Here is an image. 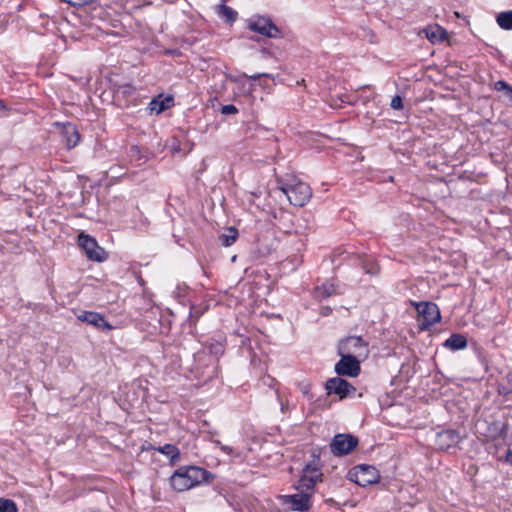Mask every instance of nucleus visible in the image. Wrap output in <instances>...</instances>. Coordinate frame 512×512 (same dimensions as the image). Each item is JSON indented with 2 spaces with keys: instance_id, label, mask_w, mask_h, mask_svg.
Listing matches in <instances>:
<instances>
[{
  "instance_id": "23",
  "label": "nucleus",
  "mask_w": 512,
  "mask_h": 512,
  "mask_svg": "<svg viewBox=\"0 0 512 512\" xmlns=\"http://www.w3.org/2000/svg\"><path fill=\"white\" fill-rule=\"evenodd\" d=\"M219 14L228 22L235 21L237 17L236 11H234L231 7H228L226 5H219Z\"/></svg>"
},
{
  "instance_id": "4",
  "label": "nucleus",
  "mask_w": 512,
  "mask_h": 512,
  "mask_svg": "<svg viewBox=\"0 0 512 512\" xmlns=\"http://www.w3.org/2000/svg\"><path fill=\"white\" fill-rule=\"evenodd\" d=\"M350 480L358 485L365 487L367 485L375 484L379 481L380 475L374 466L358 465L349 472Z\"/></svg>"
},
{
  "instance_id": "3",
  "label": "nucleus",
  "mask_w": 512,
  "mask_h": 512,
  "mask_svg": "<svg viewBox=\"0 0 512 512\" xmlns=\"http://www.w3.org/2000/svg\"><path fill=\"white\" fill-rule=\"evenodd\" d=\"M338 353L356 358H366L369 351L367 343L359 336H350L340 341Z\"/></svg>"
},
{
  "instance_id": "13",
  "label": "nucleus",
  "mask_w": 512,
  "mask_h": 512,
  "mask_svg": "<svg viewBox=\"0 0 512 512\" xmlns=\"http://www.w3.org/2000/svg\"><path fill=\"white\" fill-rule=\"evenodd\" d=\"M281 499L284 504L289 505L293 510L306 511L310 507V494L307 492L284 495Z\"/></svg>"
},
{
  "instance_id": "21",
  "label": "nucleus",
  "mask_w": 512,
  "mask_h": 512,
  "mask_svg": "<svg viewBox=\"0 0 512 512\" xmlns=\"http://www.w3.org/2000/svg\"><path fill=\"white\" fill-rule=\"evenodd\" d=\"M337 293V287L332 282H325L316 288V297L326 299Z\"/></svg>"
},
{
  "instance_id": "17",
  "label": "nucleus",
  "mask_w": 512,
  "mask_h": 512,
  "mask_svg": "<svg viewBox=\"0 0 512 512\" xmlns=\"http://www.w3.org/2000/svg\"><path fill=\"white\" fill-rule=\"evenodd\" d=\"M173 99L171 97L163 98L161 95L154 98L149 103V108L152 112L160 114L172 105Z\"/></svg>"
},
{
  "instance_id": "19",
  "label": "nucleus",
  "mask_w": 512,
  "mask_h": 512,
  "mask_svg": "<svg viewBox=\"0 0 512 512\" xmlns=\"http://www.w3.org/2000/svg\"><path fill=\"white\" fill-rule=\"evenodd\" d=\"M444 346L451 350L464 349L467 346L465 336L461 334H452L444 343Z\"/></svg>"
},
{
  "instance_id": "6",
  "label": "nucleus",
  "mask_w": 512,
  "mask_h": 512,
  "mask_svg": "<svg viewBox=\"0 0 512 512\" xmlns=\"http://www.w3.org/2000/svg\"><path fill=\"white\" fill-rule=\"evenodd\" d=\"M248 28L256 33H259L269 38L280 37V30L271 21V19L267 17L259 16L250 19L248 23Z\"/></svg>"
},
{
  "instance_id": "20",
  "label": "nucleus",
  "mask_w": 512,
  "mask_h": 512,
  "mask_svg": "<svg viewBox=\"0 0 512 512\" xmlns=\"http://www.w3.org/2000/svg\"><path fill=\"white\" fill-rule=\"evenodd\" d=\"M156 451L168 457L172 464L180 460V450L175 445L165 444L164 446L156 448Z\"/></svg>"
},
{
  "instance_id": "25",
  "label": "nucleus",
  "mask_w": 512,
  "mask_h": 512,
  "mask_svg": "<svg viewBox=\"0 0 512 512\" xmlns=\"http://www.w3.org/2000/svg\"><path fill=\"white\" fill-rule=\"evenodd\" d=\"M16 504L10 499L0 498V512H17Z\"/></svg>"
},
{
  "instance_id": "26",
  "label": "nucleus",
  "mask_w": 512,
  "mask_h": 512,
  "mask_svg": "<svg viewBox=\"0 0 512 512\" xmlns=\"http://www.w3.org/2000/svg\"><path fill=\"white\" fill-rule=\"evenodd\" d=\"M390 106L395 110L402 109L403 105L401 97L399 95L394 96L391 100Z\"/></svg>"
},
{
  "instance_id": "2",
  "label": "nucleus",
  "mask_w": 512,
  "mask_h": 512,
  "mask_svg": "<svg viewBox=\"0 0 512 512\" xmlns=\"http://www.w3.org/2000/svg\"><path fill=\"white\" fill-rule=\"evenodd\" d=\"M281 190L292 205L299 207L304 206L312 195L310 186L299 180L285 184L281 187Z\"/></svg>"
},
{
  "instance_id": "31",
  "label": "nucleus",
  "mask_w": 512,
  "mask_h": 512,
  "mask_svg": "<svg viewBox=\"0 0 512 512\" xmlns=\"http://www.w3.org/2000/svg\"><path fill=\"white\" fill-rule=\"evenodd\" d=\"M506 460L512 465V450L507 453Z\"/></svg>"
},
{
  "instance_id": "22",
  "label": "nucleus",
  "mask_w": 512,
  "mask_h": 512,
  "mask_svg": "<svg viewBox=\"0 0 512 512\" xmlns=\"http://www.w3.org/2000/svg\"><path fill=\"white\" fill-rule=\"evenodd\" d=\"M496 21L502 29L512 30V10L499 13Z\"/></svg>"
},
{
  "instance_id": "1",
  "label": "nucleus",
  "mask_w": 512,
  "mask_h": 512,
  "mask_svg": "<svg viewBox=\"0 0 512 512\" xmlns=\"http://www.w3.org/2000/svg\"><path fill=\"white\" fill-rule=\"evenodd\" d=\"M214 475L198 466L179 467L170 477V485L177 492H183L202 483H209Z\"/></svg>"
},
{
  "instance_id": "18",
  "label": "nucleus",
  "mask_w": 512,
  "mask_h": 512,
  "mask_svg": "<svg viewBox=\"0 0 512 512\" xmlns=\"http://www.w3.org/2000/svg\"><path fill=\"white\" fill-rule=\"evenodd\" d=\"M494 90L501 93L502 100L512 106V87L505 81H497L494 83Z\"/></svg>"
},
{
  "instance_id": "7",
  "label": "nucleus",
  "mask_w": 512,
  "mask_h": 512,
  "mask_svg": "<svg viewBox=\"0 0 512 512\" xmlns=\"http://www.w3.org/2000/svg\"><path fill=\"white\" fill-rule=\"evenodd\" d=\"M358 445V439L349 434H337L334 436L330 446L335 455L349 454Z\"/></svg>"
},
{
  "instance_id": "5",
  "label": "nucleus",
  "mask_w": 512,
  "mask_h": 512,
  "mask_svg": "<svg viewBox=\"0 0 512 512\" xmlns=\"http://www.w3.org/2000/svg\"><path fill=\"white\" fill-rule=\"evenodd\" d=\"M78 245L85 252L88 259L92 261L102 262L106 259V253L97 241L85 233L78 235Z\"/></svg>"
},
{
  "instance_id": "9",
  "label": "nucleus",
  "mask_w": 512,
  "mask_h": 512,
  "mask_svg": "<svg viewBox=\"0 0 512 512\" xmlns=\"http://www.w3.org/2000/svg\"><path fill=\"white\" fill-rule=\"evenodd\" d=\"M325 388L328 394H335L339 399L348 397L356 391L348 381L340 377L329 379L325 384Z\"/></svg>"
},
{
  "instance_id": "28",
  "label": "nucleus",
  "mask_w": 512,
  "mask_h": 512,
  "mask_svg": "<svg viewBox=\"0 0 512 512\" xmlns=\"http://www.w3.org/2000/svg\"><path fill=\"white\" fill-rule=\"evenodd\" d=\"M221 112H222V114H226V115L227 114H236L238 112V110L234 105L229 104V105L222 106Z\"/></svg>"
},
{
  "instance_id": "8",
  "label": "nucleus",
  "mask_w": 512,
  "mask_h": 512,
  "mask_svg": "<svg viewBox=\"0 0 512 512\" xmlns=\"http://www.w3.org/2000/svg\"><path fill=\"white\" fill-rule=\"evenodd\" d=\"M341 359L335 365V371L338 375L356 377L360 373L359 358L339 354Z\"/></svg>"
},
{
  "instance_id": "32",
  "label": "nucleus",
  "mask_w": 512,
  "mask_h": 512,
  "mask_svg": "<svg viewBox=\"0 0 512 512\" xmlns=\"http://www.w3.org/2000/svg\"><path fill=\"white\" fill-rule=\"evenodd\" d=\"M259 77V75L251 76L253 80H256Z\"/></svg>"
},
{
  "instance_id": "14",
  "label": "nucleus",
  "mask_w": 512,
  "mask_h": 512,
  "mask_svg": "<svg viewBox=\"0 0 512 512\" xmlns=\"http://www.w3.org/2000/svg\"><path fill=\"white\" fill-rule=\"evenodd\" d=\"M78 319L102 330H110L112 328L104 317L96 312L83 311L78 315Z\"/></svg>"
},
{
  "instance_id": "27",
  "label": "nucleus",
  "mask_w": 512,
  "mask_h": 512,
  "mask_svg": "<svg viewBox=\"0 0 512 512\" xmlns=\"http://www.w3.org/2000/svg\"><path fill=\"white\" fill-rule=\"evenodd\" d=\"M215 443L220 447V449L228 454V455H235V456H238L239 454L238 453H234V449L230 446H227V445H223L220 443V441H215Z\"/></svg>"
},
{
  "instance_id": "12",
  "label": "nucleus",
  "mask_w": 512,
  "mask_h": 512,
  "mask_svg": "<svg viewBox=\"0 0 512 512\" xmlns=\"http://www.w3.org/2000/svg\"><path fill=\"white\" fill-rule=\"evenodd\" d=\"M460 435L455 430H444L436 435V446L443 451L455 448L460 442Z\"/></svg>"
},
{
  "instance_id": "29",
  "label": "nucleus",
  "mask_w": 512,
  "mask_h": 512,
  "mask_svg": "<svg viewBox=\"0 0 512 512\" xmlns=\"http://www.w3.org/2000/svg\"><path fill=\"white\" fill-rule=\"evenodd\" d=\"M508 388L504 391V394L508 397V399L512 400V373H509L507 376Z\"/></svg>"
},
{
  "instance_id": "11",
  "label": "nucleus",
  "mask_w": 512,
  "mask_h": 512,
  "mask_svg": "<svg viewBox=\"0 0 512 512\" xmlns=\"http://www.w3.org/2000/svg\"><path fill=\"white\" fill-rule=\"evenodd\" d=\"M322 473L317 465H307L299 479L298 488L312 490L315 484L321 480Z\"/></svg>"
},
{
  "instance_id": "30",
  "label": "nucleus",
  "mask_w": 512,
  "mask_h": 512,
  "mask_svg": "<svg viewBox=\"0 0 512 512\" xmlns=\"http://www.w3.org/2000/svg\"><path fill=\"white\" fill-rule=\"evenodd\" d=\"M277 398H278V401L280 402V405H281V411L282 412H285L286 409L288 408L287 407V404L283 403L282 400H281V397L279 395V393L277 392Z\"/></svg>"
},
{
  "instance_id": "15",
  "label": "nucleus",
  "mask_w": 512,
  "mask_h": 512,
  "mask_svg": "<svg viewBox=\"0 0 512 512\" xmlns=\"http://www.w3.org/2000/svg\"><path fill=\"white\" fill-rule=\"evenodd\" d=\"M422 33L433 44L447 39V31L439 25L428 26L422 30Z\"/></svg>"
},
{
  "instance_id": "24",
  "label": "nucleus",
  "mask_w": 512,
  "mask_h": 512,
  "mask_svg": "<svg viewBox=\"0 0 512 512\" xmlns=\"http://www.w3.org/2000/svg\"><path fill=\"white\" fill-rule=\"evenodd\" d=\"M236 238H237V231L233 228H230L228 230L227 234H223L220 236V240H221L222 244L226 247L232 245L235 242Z\"/></svg>"
},
{
  "instance_id": "10",
  "label": "nucleus",
  "mask_w": 512,
  "mask_h": 512,
  "mask_svg": "<svg viewBox=\"0 0 512 512\" xmlns=\"http://www.w3.org/2000/svg\"><path fill=\"white\" fill-rule=\"evenodd\" d=\"M419 316L423 318V325H432L440 320V312L436 304L431 302L414 303Z\"/></svg>"
},
{
  "instance_id": "16",
  "label": "nucleus",
  "mask_w": 512,
  "mask_h": 512,
  "mask_svg": "<svg viewBox=\"0 0 512 512\" xmlns=\"http://www.w3.org/2000/svg\"><path fill=\"white\" fill-rule=\"evenodd\" d=\"M63 134L66 138L65 141L68 148H73L78 144L80 140V135L75 125L71 123L65 124L63 126Z\"/></svg>"
}]
</instances>
